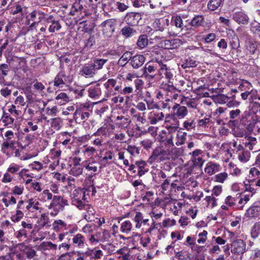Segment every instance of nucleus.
<instances>
[{
  "label": "nucleus",
  "instance_id": "nucleus-1",
  "mask_svg": "<svg viewBox=\"0 0 260 260\" xmlns=\"http://www.w3.org/2000/svg\"><path fill=\"white\" fill-rule=\"evenodd\" d=\"M91 113V106L89 103L80 104L76 106L74 118L77 122L81 123L87 120Z\"/></svg>",
  "mask_w": 260,
  "mask_h": 260
},
{
  "label": "nucleus",
  "instance_id": "nucleus-2",
  "mask_svg": "<svg viewBox=\"0 0 260 260\" xmlns=\"http://www.w3.org/2000/svg\"><path fill=\"white\" fill-rule=\"evenodd\" d=\"M69 205L67 199L61 196L54 195L50 204L48 206V209H53V211L50 213V215L54 217L60 211L64 210V207Z\"/></svg>",
  "mask_w": 260,
  "mask_h": 260
},
{
  "label": "nucleus",
  "instance_id": "nucleus-3",
  "mask_svg": "<svg viewBox=\"0 0 260 260\" xmlns=\"http://www.w3.org/2000/svg\"><path fill=\"white\" fill-rule=\"evenodd\" d=\"M71 204L78 209L83 207L84 204L88 202L86 198V192L84 189L78 188L74 189L70 194Z\"/></svg>",
  "mask_w": 260,
  "mask_h": 260
},
{
  "label": "nucleus",
  "instance_id": "nucleus-4",
  "mask_svg": "<svg viewBox=\"0 0 260 260\" xmlns=\"http://www.w3.org/2000/svg\"><path fill=\"white\" fill-rule=\"evenodd\" d=\"M175 73L174 69L161 60L158 73L155 76H158L160 79L165 78L167 81H174Z\"/></svg>",
  "mask_w": 260,
  "mask_h": 260
},
{
  "label": "nucleus",
  "instance_id": "nucleus-5",
  "mask_svg": "<svg viewBox=\"0 0 260 260\" xmlns=\"http://www.w3.org/2000/svg\"><path fill=\"white\" fill-rule=\"evenodd\" d=\"M111 234L107 230H102L101 232H96L91 235L89 238V241L92 244H96L100 242H109L111 238Z\"/></svg>",
  "mask_w": 260,
  "mask_h": 260
},
{
  "label": "nucleus",
  "instance_id": "nucleus-6",
  "mask_svg": "<svg viewBox=\"0 0 260 260\" xmlns=\"http://www.w3.org/2000/svg\"><path fill=\"white\" fill-rule=\"evenodd\" d=\"M167 159H169L168 151L160 147H157L153 151L149 158V161L151 163L153 162H158Z\"/></svg>",
  "mask_w": 260,
  "mask_h": 260
},
{
  "label": "nucleus",
  "instance_id": "nucleus-7",
  "mask_svg": "<svg viewBox=\"0 0 260 260\" xmlns=\"http://www.w3.org/2000/svg\"><path fill=\"white\" fill-rule=\"evenodd\" d=\"M115 21L114 19H108L104 21L101 24L103 35L105 37L110 38L115 30Z\"/></svg>",
  "mask_w": 260,
  "mask_h": 260
},
{
  "label": "nucleus",
  "instance_id": "nucleus-8",
  "mask_svg": "<svg viewBox=\"0 0 260 260\" xmlns=\"http://www.w3.org/2000/svg\"><path fill=\"white\" fill-rule=\"evenodd\" d=\"M72 82V78L67 75L64 72H59L54 80V85L56 87H62L63 85H67Z\"/></svg>",
  "mask_w": 260,
  "mask_h": 260
},
{
  "label": "nucleus",
  "instance_id": "nucleus-9",
  "mask_svg": "<svg viewBox=\"0 0 260 260\" xmlns=\"http://www.w3.org/2000/svg\"><path fill=\"white\" fill-rule=\"evenodd\" d=\"M231 252L235 254H243L246 251V244L241 239H236L231 244Z\"/></svg>",
  "mask_w": 260,
  "mask_h": 260
},
{
  "label": "nucleus",
  "instance_id": "nucleus-10",
  "mask_svg": "<svg viewBox=\"0 0 260 260\" xmlns=\"http://www.w3.org/2000/svg\"><path fill=\"white\" fill-rule=\"evenodd\" d=\"M243 143L246 148L250 150L257 152L260 150L259 143L256 138L252 136H247L243 140Z\"/></svg>",
  "mask_w": 260,
  "mask_h": 260
},
{
  "label": "nucleus",
  "instance_id": "nucleus-11",
  "mask_svg": "<svg viewBox=\"0 0 260 260\" xmlns=\"http://www.w3.org/2000/svg\"><path fill=\"white\" fill-rule=\"evenodd\" d=\"M232 18L238 24H247L249 18L245 12L241 9H235L233 11Z\"/></svg>",
  "mask_w": 260,
  "mask_h": 260
},
{
  "label": "nucleus",
  "instance_id": "nucleus-12",
  "mask_svg": "<svg viewBox=\"0 0 260 260\" xmlns=\"http://www.w3.org/2000/svg\"><path fill=\"white\" fill-rule=\"evenodd\" d=\"M188 113L187 107L181 106L180 104L175 103L172 107V113L179 119H184L187 115Z\"/></svg>",
  "mask_w": 260,
  "mask_h": 260
},
{
  "label": "nucleus",
  "instance_id": "nucleus-13",
  "mask_svg": "<svg viewBox=\"0 0 260 260\" xmlns=\"http://www.w3.org/2000/svg\"><path fill=\"white\" fill-rule=\"evenodd\" d=\"M73 142V137L71 133L64 132L59 134L58 143L63 146L68 148L71 147Z\"/></svg>",
  "mask_w": 260,
  "mask_h": 260
},
{
  "label": "nucleus",
  "instance_id": "nucleus-14",
  "mask_svg": "<svg viewBox=\"0 0 260 260\" xmlns=\"http://www.w3.org/2000/svg\"><path fill=\"white\" fill-rule=\"evenodd\" d=\"M79 74L85 78H92L97 73L91 63L89 62L83 65L80 70Z\"/></svg>",
  "mask_w": 260,
  "mask_h": 260
},
{
  "label": "nucleus",
  "instance_id": "nucleus-15",
  "mask_svg": "<svg viewBox=\"0 0 260 260\" xmlns=\"http://www.w3.org/2000/svg\"><path fill=\"white\" fill-rule=\"evenodd\" d=\"M141 18V15L139 13L128 12L125 16L124 20L126 24L133 26L137 25Z\"/></svg>",
  "mask_w": 260,
  "mask_h": 260
},
{
  "label": "nucleus",
  "instance_id": "nucleus-16",
  "mask_svg": "<svg viewBox=\"0 0 260 260\" xmlns=\"http://www.w3.org/2000/svg\"><path fill=\"white\" fill-rule=\"evenodd\" d=\"M260 107V103L257 102H253L252 103L250 111L248 114L245 113V116H247L246 119L248 121L252 120V122L250 123L249 124L255 123V121L257 120V115L256 114L259 113V108Z\"/></svg>",
  "mask_w": 260,
  "mask_h": 260
},
{
  "label": "nucleus",
  "instance_id": "nucleus-17",
  "mask_svg": "<svg viewBox=\"0 0 260 260\" xmlns=\"http://www.w3.org/2000/svg\"><path fill=\"white\" fill-rule=\"evenodd\" d=\"M147 119L151 124H156L165 119V115L162 112L152 111L148 113Z\"/></svg>",
  "mask_w": 260,
  "mask_h": 260
},
{
  "label": "nucleus",
  "instance_id": "nucleus-18",
  "mask_svg": "<svg viewBox=\"0 0 260 260\" xmlns=\"http://www.w3.org/2000/svg\"><path fill=\"white\" fill-rule=\"evenodd\" d=\"M72 244L75 247L80 249L83 248L86 245V239L81 234H77L72 238Z\"/></svg>",
  "mask_w": 260,
  "mask_h": 260
},
{
  "label": "nucleus",
  "instance_id": "nucleus-19",
  "mask_svg": "<svg viewBox=\"0 0 260 260\" xmlns=\"http://www.w3.org/2000/svg\"><path fill=\"white\" fill-rule=\"evenodd\" d=\"M161 60L156 59L154 61L147 63L144 67V74L152 73L155 71L158 73Z\"/></svg>",
  "mask_w": 260,
  "mask_h": 260
},
{
  "label": "nucleus",
  "instance_id": "nucleus-20",
  "mask_svg": "<svg viewBox=\"0 0 260 260\" xmlns=\"http://www.w3.org/2000/svg\"><path fill=\"white\" fill-rule=\"evenodd\" d=\"M221 169V168L219 164L212 161H209L206 164L204 171L206 174L211 176L219 172Z\"/></svg>",
  "mask_w": 260,
  "mask_h": 260
},
{
  "label": "nucleus",
  "instance_id": "nucleus-21",
  "mask_svg": "<svg viewBox=\"0 0 260 260\" xmlns=\"http://www.w3.org/2000/svg\"><path fill=\"white\" fill-rule=\"evenodd\" d=\"M102 89L100 84L91 86L88 89V96L93 99H99L102 95Z\"/></svg>",
  "mask_w": 260,
  "mask_h": 260
},
{
  "label": "nucleus",
  "instance_id": "nucleus-22",
  "mask_svg": "<svg viewBox=\"0 0 260 260\" xmlns=\"http://www.w3.org/2000/svg\"><path fill=\"white\" fill-rule=\"evenodd\" d=\"M237 149V153L238 155L239 160L243 162H246L248 161L250 157V152L245 150L241 145H239Z\"/></svg>",
  "mask_w": 260,
  "mask_h": 260
},
{
  "label": "nucleus",
  "instance_id": "nucleus-23",
  "mask_svg": "<svg viewBox=\"0 0 260 260\" xmlns=\"http://www.w3.org/2000/svg\"><path fill=\"white\" fill-rule=\"evenodd\" d=\"M4 142L3 143V146L5 148H12L14 146L15 142L13 140L14 138V135L12 131H8L5 133Z\"/></svg>",
  "mask_w": 260,
  "mask_h": 260
},
{
  "label": "nucleus",
  "instance_id": "nucleus-24",
  "mask_svg": "<svg viewBox=\"0 0 260 260\" xmlns=\"http://www.w3.org/2000/svg\"><path fill=\"white\" fill-rule=\"evenodd\" d=\"M117 83V80L110 78L104 84L105 88L106 89L107 97H110L112 95H116V92H114L113 88L115 86Z\"/></svg>",
  "mask_w": 260,
  "mask_h": 260
},
{
  "label": "nucleus",
  "instance_id": "nucleus-25",
  "mask_svg": "<svg viewBox=\"0 0 260 260\" xmlns=\"http://www.w3.org/2000/svg\"><path fill=\"white\" fill-rule=\"evenodd\" d=\"M145 58L143 55L137 54L131 58V64L134 69L141 67L144 63Z\"/></svg>",
  "mask_w": 260,
  "mask_h": 260
},
{
  "label": "nucleus",
  "instance_id": "nucleus-26",
  "mask_svg": "<svg viewBox=\"0 0 260 260\" xmlns=\"http://www.w3.org/2000/svg\"><path fill=\"white\" fill-rule=\"evenodd\" d=\"M108 60L107 59L95 57L90 62L98 73V71L103 68L104 66L107 62Z\"/></svg>",
  "mask_w": 260,
  "mask_h": 260
},
{
  "label": "nucleus",
  "instance_id": "nucleus-27",
  "mask_svg": "<svg viewBox=\"0 0 260 260\" xmlns=\"http://www.w3.org/2000/svg\"><path fill=\"white\" fill-rule=\"evenodd\" d=\"M260 215V206L257 204H254L248 208L246 213L245 216L249 218H253Z\"/></svg>",
  "mask_w": 260,
  "mask_h": 260
},
{
  "label": "nucleus",
  "instance_id": "nucleus-28",
  "mask_svg": "<svg viewBox=\"0 0 260 260\" xmlns=\"http://www.w3.org/2000/svg\"><path fill=\"white\" fill-rule=\"evenodd\" d=\"M79 210H86V212L84 213V218L87 220L90 221V216L94 215L95 211L93 208L88 204V202H86L84 204L83 207H80Z\"/></svg>",
  "mask_w": 260,
  "mask_h": 260
},
{
  "label": "nucleus",
  "instance_id": "nucleus-29",
  "mask_svg": "<svg viewBox=\"0 0 260 260\" xmlns=\"http://www.w3.org/2000/svg\"><path fill=\"white\" fill-rule=\"evenodd\" d=\"M180 104L185 105L188 108L196 109L197 108V101L194 99L189 98L188 97L180 96Z\"/></svg>",
  "mask_w": 260,
  "mask_h": 260
},
{
  "label": "nucleus",
  "instance_id": "nucleus-30",
  "mask_svg": "<svg viewBox=\"0 0 260 260\" xmlns=\"http://www.w3.org/2000/svg\"><path fill=\"white\" fill-rule=\"evenodd\" d=\"M70 224L68 225L61 219L55 220L52 223V227L54 231L58 232L61 229L68 230L70 229Z\"/></svg>",
  "mask_w": 260,
  "mask_h": 260
},
{
  "label": "nucleus",
  "instance_id": "nucleus-31",
  "mask_svg": "<svg viewBox=\"0 0 260 260\" xmlns=\"http://www.w3.org/2000/svg\"><path fill=\"white\" fill-rule=\"evenodd\" d=\"M179 119L173 113L168 114L165 116V123L166 124L179 126Z\"/></svg>",
  "mask_w": 260,
  "mask_h": 260
},
{
  "label": "nucleus",
  "instance_id": "nucleus-32",
  "mask_svg": "<svg viewBox=\"0 0 260 260\" xmlns=\"http://www.w3.org/2000/svg\"><path fill=\"white\" fill-rule=\"evenodd\" d=\"M228 37L230 40V44L233 49H236L238 47L239 40L237 36L234 31H230L228 33Z\"/></svg>",
  "mask_w": 260,
  "mask_h": 260
},
{
  "label": "nucleus",
  "instance_id": "nucleus-33",
  "mask_svg": "<svg viewBox=\"0 0 260 260\" xmlns=\"http://www.w3.org/2000/svg\"><path fill=\"white\" fill-rule=\"evenodd\" d=\"M133 229V224L129 220H126L122 222L120 224V232L124 234H129Z\"/></svg>",
  "mask_w": 260,
  "mask_h": 260
},
{
  "label": "nucleus",
  "instance_id": "nucleus-34",
  "mask_svg": "<svg viewBox=\"0 0 260 260\" xmlns=\"http://www.w3.org/2000/svg\"><path fill=\"white\" fill-rule=\"evenodd\" d=\"M14 118L11 117L8 113L4 112L1 118V122L4 124V126L8 127H12L14 125Z\"/></svg>",
  "mask_w": 260,
  "mask_h": 260
},
{
  "label": "nucleus",
  "instance_id": "nucleus-35",
  "mask_svg": "<svg viewBox=\"0 0 260 260\" xmlns=\"http://www.w3.org/2000/svg\"><path fill=\"white\" fill-rule=\"evenodd\" d=\"M182 126L183 129L188 131H191L195 129L196 127V122H195L194 118H187L184 121Z\"/></svg>",
  "mask_w": 260,
  "mask_h": 260
},
{
  "label": "nucleus",
  "instance_id": "nucleus-36",
  "mask_svg": "<svg viewBox=\"0 0 260 260\" xmlns=\"http://www.w3.org/2000/svg\"><path fill=\"white\" fill-rule=\"evenodd\" d=\"M165 144L167 147L169 148H172L171 152L173 153L174 155L173 156L174 158H176L179 155L180 150L178 148L174 147L172 137L168 138L166 141Z\"/></svg>",
  "mask_w": 260,
  "mask_h": 260
},
{
  "label": "nucleus",
  "instance_id": "nucleus-37",
  "mask_svg": "<svg viewBox=\"0 0 260 260\" xmlns=\"http://www.w3.org/2000/svg\"><path fill=\"white\" fill-rule=\"evenodd\" d=\"M224 0H209L207 4V8L210 11H215L223 5Z\"/></svg>",
  "mask_w": 260,
  "mask_h": 260
},
{
  "label": "nucleus",
  "instance_id": "nucleus-38",
  "mask_svg": "<svg viewBox=\"0 0 260 260\" xmlns=\"http://www.w3.org/2000/svg\"><path fill=\"white\" fill-rule=\"evenodd\" d=\"M53 196L48 189H45L39 196V200L43 203L47 202L52 200Z\"/></svg>",
  "mask_w": 260,
  "mask_h": 260
},
{
  "label": "nucleus",
  "instance_id": "nucleus-39",
  "mask_svg": "<svg viewBox=\"0 0 260 260\" xmlns=\"http://www.w3.org/2000/svg\"><path fill=\"white\" fill-rule=\"evenodd\" d=\"M204 22V19L202 15L195 16L189 22V25L191 27H198L202 25Z\"/></svg>",
  "mask_w": 260,
  "mask_h": 260
},
{
  "label": "nucleus",
  "instance_id": "nucleus-40",
  "mask_svg": "<svg viewBox=\"0 0 260 260\" xmlns=\"http://www.w3.org/2000/svg\"><path fill=\"white\" fill-rule=\"evenodd\" d=\"M187 136L186 132H183L182 130H179L177 132L175 144L179 146L185 142Z\"/></svg>",
  "mask_w": 260,
  "mask_h": 260
},
{
  "label": "nucleus",
  "instance_id": "nucleus-41",
  "mask_svg": "<svg viewBox=\"0 0 260 260\" xmlns=\"http://www.w3.org/2000/svg\"><path fill=\"white\" fill-rule=\"evenodd\" d=\"M169 21L168 19H161L156 20L154 25L157 30L162 31L169 25Z\"/></svg>",
  "mask_w": 260,
  "mask_h": 260
},
{
  "label": "nucleus",
  "instance_id": "nucleus-42",
  "mask_svg": "<svg viewBox=\"0 0 260 260\" xmlns=\"http://www.w3.org/2000/svg\"><path fill=\"white\" fill-rule=\"evenodd\" d=\"M136 165H137V169L139 176H142L148 171V169L146 168L147 164L144 161H136Z\"/></svg>",
  "mask_w": 260,
  "mask_h": 260
},
{
  "label": "nucleus",
  "instance_id": "nucleus-43",
  "mask_svg": "<svg viewBox=\"0 0 260 260\" xmlns=\"http://www.w3.org/2000/svg\"><path fill=\"white\" fill-rule=\"evenodd\" d=\"M121 34L126 38H128L134 35L136 31L132 26L127 25L124 26L121 30Z\"/></svg>",
  "mask_w": 260,
  "mask_h": 260
},
{
  "label": "nucleus",
  "instance_id": "nucleus-44",
  "mask_svg": "<svg viewBox=\"0 0 260 260\" xmlns=\"http://www.w3.org/2000/svg\"><path fill=\"white\" fill-rule=\"evenodd\" d=\"M56 100L58 104L63 105L70 101L69 97L64 92H60L56 96Z\"/></svg>",
  "mask_w": 260,
  "mask_h": 260
},
{
  "label": "nucleus",
  "instance_id": "nucleus-45",
  "mask_svg": "<svg viewBox=\"0 0 260 260\" xmlns=\"http://www.w3.org/2000/svg\"><path fill=\"white\" fill-rule=\"evenodd\" d=\"M131 58L132 56L130 52H125L118 60V64L120 67H123L129 60L131 61Z\"/></svg>",
  "mask_w": 260,
  "mask_h": 260
},
{
  "label": "nucleus",
  "instance_id": "nucleus-46",
  "mask_svg": "<svg viewBox=\"0 0 260 260\" xmlns=\"http://www.w3.org/2000/svg\"><path fill=\"white\" fill-rule=\"evenodd\" d=\"M148 40L146 35H142L139 36L137 45L140 49H143L148 45Z\"/></svg>",
  "mask_w": 260,
  "mask_h": 260
},
{
  "label": "nucleus",
  "instance_id": "nucleus-47",
  "mask_svg": "<svg viewBox=\"0 0 260 260\" xmlns=\"http://www.w3.org/2000/svg\"><path fill=\"white\" fill-rule=\"evenodd\" d=\"M213 99L215 102L220 104H224L227 103L230 98L227 95L223 94H219L213 96Z\"/></svg>",
  "mask_w": 260,
  "mask_h": 260
},
{
  "label": "nucleus",
  "instance_id": "nucleus-48",
  "mask_svg": "<svg viewBox=\"0 0 260 260\" xmlns=\"http://www.w3.org/2000/svg\"><path fill=\"white\" fill-rule=\"evenodd\" d=\"M211 124V119L209 117H205L202 119H199L197 120V126L198 127L206 128L209 127Z\"/></svg>",
  "mask_w": 260,
  "mask_h": 260
},
{
  "label": "nucleus",
  "instance_id": "nucleus-49",
  "mask_svg": "<svg viewBox=\"0 0 260 260\" xmlns=\"http://www.w3.org/2000/svg\"><path fill=\"white\" fill-rule=\"evenodd\" d=\"M228 174L226 172H222L215 175L212 180L216 182L223 183L228 179Z\"/></svg>",
  "mask_w": 260,
  "mask_h": 260
},
{
  "label": "nucleus",
  "instance_id": "nucleus-50",
  "mask_svg": "<svg viewBox=\"0 0 260 260\" xmlns=\"http://www.w3.org/2000/svg\"><path fill=\"white\" fill-rule=\"evenodd\" d=\"M62 121L60 118H54L51 119L50 125L54 130L58 131L62 126Z\"/></svg>",
  "mask_w": 260,
  "mask_h": 260
},
{
  "label": "nucleus",
  "instance_id": "nucleus-51",
  "mask_svg": "<svg viewBox=\"0 0 260 260\" xmlns=\"http://www.w3.org/2000/svg\"><path fill=\"white\" fill-rule=\"evenodd\" d=\"M144 101L146 102L147 105H146L145 103L142 102H138L136 106V108L138 109L139 111H144L147 109V107L148 109H151L152 108L151 107V103L149 101H148L146 99L144 100Z\"/></svg>",
  "mask_w": 260,
  "mask_h": 260
},
{
  "label": "nucleus",
  "instance_id": "nucleus-52",
  "mask_svg": "<svg viewBox=\"0 0 260 260\" xmlns=\"http://www.w3.org/2000/svg\"><path fill=\"white\" fill-rule=\"evenodd\" d=\"M260 234V222H256L251 231V235L252 238L255 239L257 238Z\"/></svg>",
  "mask_w": 260,
  "mask_h": 260
},
{
  "label": "nucleus",
  "instance_id": "nucleus-53",
  "mask_svg": "<svg viewBox=\"0 0 260 260\" xmlns=\"http://www.w3.org/2000/svg\"><path fill=\"white\" fill-rule=\"evenodd\" d=\"M116 253L122 256L121 260H129V250L126 247H123L118 250Z\"/></svg>",
  "mask_w": 260,
  "mask_h": 260
},
{
  "label": "nucleus",
  "instance_id": "nucleus-54",
  "mask_svg": "<svg viewBox=\"0 0 260 260\" xmlns=\"http://www.w3.org/2000/svg\"><path fill=\"white\" fill-rule=\"evenodd\" d=\"M134 221L136 223L135 228L140 229L143 223V215L140 212H137L134 218Z\"/></svg>",
  "mask_w": 260,
  "mask_h": 260
},
{
  "label": "nucleus",
  "instance_id": "nucleus-55",
  "mask_svg": "<svg viewBox=\"0 0 260 260\" xmlns=\"http://www.w3.org/2000/svg\"><path fill=\"white\" fill-rule=\"evenodd\" d=\"M204 200L206 201L207 206L213 208L217 206V199L213 196H206Z\"/></svg>",
  "mask_w": 260,
  "mask_h": 260
},
{
  "label": "nucleus",
  "instance_id": "nucleus-56",
  "mask_svg": "<svg viewBox=\"0 0 260 260\" xmlns=\"http://www.w3.org/2000/svg\"><path fill=\"white\" fill-rule=\"evenodd\" d=\"M83 172V167L82 166H73L70 171V174L78 177L82 174Z\"/></svg>",
  "mask_w": 260,
  "mask_h": 260
},
{
  "label": "nucleus",
  "instance_id": "nucleus-57",
  "mask_svg": "<svg viewBox=\"0 0 260 260\" xmlns=\"http://www.w3.org/2000/svg\"><path fill=\"white\" fill-rule=\"evenodd\" d=\"M42 119L46 120L47 118L45 116H41V118H38L36 120L37 122H34L32 121H28L27 124L29 129H30L31 131H36L38 128L36 123L40 121Z\"/></svg>",
  "mask_w": 260,
  "mask_h": 260
},
{
  "label": "nucleus",
  "instance_id": "nucleus-58",
  "mask_svg": "<svg viewBox=\"0 0 260 260\" xmlns=\"http://www.w3.org/2000/svg\"><path fill=\"white\" fill-rule=\"evenodd\" d=\"M83 147L84 149L82 150V152L86 156H91L96 152V149L93 147L84 145Z\"/></svg>",
  "mask_w": 260,
  "mask_h": 260
},
{
  "label": "nucleus",
  "instance_id": "nucleus-59",
  "mask_svg": "<svg viewBox=\"0 0 260 260\" xmlns=\"http://www.w3.org/2000/svg\"><path fill=\"white\" fill-rule=\"evenodd\" d=\"M125 150L133 156H136L140 153V149L135 146L128 145Z\"/></svg>",
  "mask_w": 260,
  "mask_h": 260
},
{
  "label": "nucleus",
  "instance_id": "nucleus-60",
  "mask_svg": "<svg viewBox=\"0 0 260 260\" xmlns=\"http://www.w3.org/2000/svg\"><path fill=\"white\" fill-rule=\"evenodd\" d=\"M83 9V7L80 5V3L76 1L72 5L70 13L72 15H75L76 13L81 11Z\"/></svg>",
  "mask_w": 260,
  "mask_h": 260
},
{
  "label": "nucleus",
  "instance_id": "nucleus-61",
  "mask_svg": "<svg viewBox=\"0 0 260 260\" xmlns=\"http://www.w3.org/2000/svg\"><path fill=\"white\" fill-rule=\"evenodd\" d=\"M113 153L111 151H107L105 156L103 157L101 160L102 164L105 166L107 164H109L108 160H111L113 159Z\"/></svg>",
  "mask_w": 260,
  "mask_h": 260
},
{
  "label": "nucleus",
  "instance_id": "nucleus-62",
  "mask_svg": "<svg viewBox=\"0 0 260 260\" xmlns=\"http://www.w3.org/2000/svg\"><path fill=\"white\" fill-rule=\"evenodd\" d=\"M101 247L105 250L108 254H111L115 250V246L112 244H100Z\"/></svg>",
  "mask_w": 260,
  "mask_h": 260
},
{
  "label": "nucleus",
  "instance_id": "nucleus-63",
  "mask_svg": "<svg viewBox=\"0 0 260 260\" xmlns=\"http://www.w3.org/2000/svg\"><path fill=\"white\" fill-rule=\"evenodd\" d=\"M249 100L251 103H253L254 101L256 99L260 100V96L258 94L257 91L256 89L252 88L249 91Z\"/></svg>",
  "mask_w": 260,
  "mask_h": 260
},
{
  "label": "nucleus",
  "instance_id": "nucleus-64",
  "mask_svg": "<svg viewBox=\"0 0 260 260\" xmlns=\"http://www.w3.org/2000/svg\"><path fill=\"white\" fill-rule=\"evenodd\" d=\"M251 30L253 33L258 35L260 37V23L254 21L251 24Z\"/></svg>",
  "mask_w": 260,
  "mask_h": 260
}]
</instances>
